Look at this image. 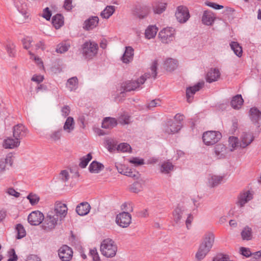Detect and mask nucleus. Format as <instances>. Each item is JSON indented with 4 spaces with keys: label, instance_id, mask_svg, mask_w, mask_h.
Segmentation results:
<instances>
[{
    "label": "nucleus",
    "instance_id": "22",
    "mask_svg": "<svg viewBox=\"0 0 261 261\" xmlns=\"http://www.w3.org/2000/svg\"><path fill=\"white\" fill-rule=\"evenodd\" d=\"M20 141L16 138L11 137L5 139L3 142V147L5 148L13 149L18 147L20 145Z\"/></svg>",
    "mask_w": 261,
    "mask_h": 261
},
{
    "label": "nucleus",
    "instance_id": "50",
    "mask_svg": "<svg viewBox=\"0 0 261 261\" xmlns=\"http://www.w3.org/2000/svg\"><path fill=\"white\" fill-rule=\"evenodd\" d=\"M116 148L117 150L123 152H130L132 149L130 146L128 144L125 143H120L118 145Z\"/></svg>",
    "mask_w": 261,
    "mask_h": 261
},
{
    "label": "nucleus",
    "instance_id": "58",
    "mask_svg": "<svg viewBox=\"0 0 261 261\" xmlns=\"http://www.w3.org/2000/svg\"><path fill=\"white\" fill-rule=\"evenodd\" d=\"M166 4L162 3L158 5L154 9V12L157 14H161L166 9Z\"/></svg>",
    "mask_w": 261,
    "mask_h": 261
},
{
    "label": "nucleus",
    "instance_id": "8",
    "mask_svg": "<svg viewBox=\"0 0 261 261\" xmlns=\"http://www.w3.org/2000/svg\"><path fill=\"white\" fill-rule=\"evenodd\" d=\"M175 16L178 22H186L190 17V14L188 8L183 6H178L175 13Z\"/></svg>",
    "mask_w": 261,
    "mask_h": 261
},
{
    "label": "nucleus",
    "instance_id": "52",
    "mask_svg": "<svg viewBox=\"0 0 261 261\" xmlns=\"http://www.w3.org/2000/svg\"><path fill=\"white\" fill-rule=\"evenodd\" d=\"M27 198L29 200L32 205L36 204L40 199L39 197L37 195L33 193H30L27 196Z\"/></svg>",
    "mask_w": 261,
    "mask_h": 261
},
{
    "label": "nucleus",
    "instance_id": "57",
    "mask_svg": "<svg viewBox=\"0 0 261 261\" xmlns=\"http://www.w3.org/2000/svg\"><path fill=\"white\" fill-rule=\"evenodd\" d=\"M90 254L92 257L93 261H99L100 257L99 256L97 249L95 248L90 250Z\"/></svg>",
    "mask_w": 261,
    "mask_h": 261
},
{
    "label": "nucleus",
    "instance_id": "54",
    "mask_svg": "<svg viewBox=\"0 0 261 261\" xmlns=\"http://www.w3.org/2000/svg\"><path fill=\"white\" fill-rule=\"evenodd\" d=\"M59 178L64 182L67 181L69 178L68 171L66 170H62L59 174Z\"/></svg>",
    "mask_w": 261,
    "mask_h": 261
},
{
    "label": "nucleus",
    "instance_id": "41",
    "mask_svg": "<svg viewBox=\"0 0 261 261\" xmlns=\"http://www.w3.org/2000/svg\"><path fill=\"white\" fill-rule=\"evenodd\" d=\"M158 29L154 25L149 26L145 30V35L146 38L151 39L154 38L157 33Z\"/></svg>",
    "mask_w": 261,
    "mask_h": 261
},
{
    "label": "nucleus",
    "instance_id": "13",
    "mask_svg": "<svg viewBox=\"0 0 261 261\" xmlns=\"http://www.w3.org/2000/svg\"><path fill=\"white\" fill-rule=\"evenodd\" d=\"M59 256L62 261H69L72 256V249L67 245H64L59 250Z\"/></svg>",
    "mask_w": 261,
    "mask_h": 261
},
{
    "label": "nucleus",
    "instance_id": "12",
    "mask_svg": "<svg viewBox=\"0 0 261 261\" xmlns=\"http://www.w3.org/2000/svg\"><path fill=\"white\" fill-rule=\"evenodd\" d=\"M204 82L203 81H201L198 82L195 85L187 88L186 96L187 101L189 103L192 102L193 95L196 93V92L198 91L200 89H201L204 86Z\"/></svg>",
    "mask_w": 261,
    "mask_h": 261
},
{
    "label": "nucleus",
    "instance_id": "46",
    "mask_svg": "<svg viewBox=\"0 0 261 261\" xmlns=\"http://www.w3.org/2000/svg\"><path fill=\"white\" fill-rule=\"evenodd\" d=\"M69 47V44L62 42L57 45L56 51L58 53L63 54L66 52Z\"/></svg>",
    "mask_w": 261,
    "mask_h": 261
},
{
    "label": "nucleus",
    "instance_id": "23",
    "mask_svg": "<svg viewBox=\"0 0 261 261\" xmlns=\"http://www.w3.org/2000/svg\"><path fill=\"white\" fill-rule=\"evenodd\" d=\"M220 76V72L218 69H211L206 74V80L208 83H212L218 80Z\"/></svg>",
    "mask_w": 261,
    "mask_h": 261
},
{
    "label": "nucleus",
    "instance_id": "60",
    "mask_svg": "<svg viewBox=\"0 0 261 261\" xmlns=\"http://www.w3.org/2000/svg\"><path fill=\"white\" fill-rule=\"evenodd\" d=\"M160 103L161 101L160 99L152 100L147 105V107L148 109H151L154 107L160 106Z\"/></svg>",
    "mask_w": 261,
    "mask_h": 261
},
{
    "label": "nucleus",
    "instance_id": "35",
    "mask_svg": "<svg viewBox=\"0 0 261 261\" xmlns=\"http://www.w3.org/2000/svg\"><path fill=\"white\" fill-rule=\"evenodd\" d=\"M174 166L172 163L168 161L163 162L160 166V171L163 174H168L173 169Z\"/></svg>",
    "mask_w": 261,
    "mask_h": 261
},
{
    "label": "nucleus",
    "instance_id": "48",
    "mask_svg": "<svg viewBox=\"0 0 261 261\" xmlns=\"http://www.w3.org/2000/svg\"><path fill=\"white\" fill-rule=\"evenodd\" d=\"M16 230L17 232V239H20L25 236V230L21 224H18L16 225Z\"/></svg>",
    "mask_w": 261,
    "mask_h": 261
},
{
    "label": "nucleus",
    "instance_id": "4",
    "mask_svg": "<svg viewBox=\"0 0 261 261\" xmlns=\"http://www.w3.org/2000/svg\"><path fill=\"white\" fill-rule=\"evenodd\" d=\"M144 83L145 79L143 78L138 79L136 81H127L122 83L118 90L120 94H123L125 92L135 90Z\"/></svg>",
    "mask_w": 261,
    "mask_h": 261
},
{
    "label": "nucleus",
    "instance_id": "30",
    "mask_svg": "<svg viewBox=\"0 0 261 261\" xmlns=\"http://www.w3.org/2000/svg\"><path fill=\"white\" fill-rule=\"evenodd\" d=\"M178 62L175 59H167L164 62V68L167 71H172L177 67Z\"/></svg>",
    "mask_w": 261,
    "mask_h": 261
},
{
    "label": "nucleus",
    "instance_id": "38",
    "mask_svg": "<svg viewBox=\"0 0 261 261\" xmlns=\"http://www.w3.org/2000/svg\"><path fill=\"white\" fill-rule=\"evenodd\" d=\"M223 178V177L222 176L212 175L208 178V184L212 188L216 187L221 183Z\"/></svg>",
    "mask_w": 261,
    "mask_h": 261
},
{
    "label": "nucleus",
    "instance_id": "1",
    "mask_svg": "<svg viewBox=\"0 0 261 261\" xmlns=\"http://www.w3.org/2000/svg\"><path fill=\"white\" fill-rule=\"evenodd\" d=\"M98 49L96 43L91 40L87 41L82 45L81 53L85 60H90L96 56Z\"/></svg>",
    "mask_w": 261,
    "mask_h": 261
},
{
    "label": "nucleus",
    "instance_id": "18",
    "mask_svg": "<svg viewBox=\"0 0 261 261\" xmlns=\"http://www.w3.org/2000/svg\"><path fill=\"white\" fill-rule=\"evenodd\" d=\"M149 12V9L146 6H136L134 10V14L140 19L145 17Z\"/></svg>",
    "mask_w": 261,
    "mask_h": 261
},
{
    "label": "nucleus",
    "instance_id": "7",
    "mask_svg": "<svg viewBox=\"0 0 261 261\" xmlns=\"http://www.w3.org/2000/svg\"><path fill=\"white\" fill-rule=\"evenodd\" d=\"M132 222V217L128 212H123L116 216V222L120 227L126 228Z\"/></svg>",
    "mask_w": 261,
    "mask_h": 261
},
{
    "label": "nucleus",
    "instance_id": "44",
    "mask_svg": "<svg viewBox=\"0 0 261 261\" xmlns=\"http://www.w3.org/2000/svg\"><path fill=\"white\" fill-rule=\"evenodd\" d=\"M210 251L209 250L203 248V246L200 245L199 249L196 254V258L198 260H201L205 256L206 254Z\"/></svg>",
    "mask_w": 261,
    "mask_h": 261
},
{
    "label": "nucleus",
    "instance_id": "64",
    "mask_svg": "<svg viewBox=\"0 0 261 261\" xmlns=\"http://www.w3.org/2000/svg\"><path fill=\"white\" fill-rule=\"evenodd\" d=\"M6 192L11 196H13L15 197H19L20 196V193L17 191H16L13 188H10L7 189Z\"/></svg>",
    "mask_w": 261,
    "mask_h": 261
},
{
    "label": "nucleus",
    "instance_id": "17",
    "mask_svg": "<svg viewBox=\"0 0 261 261\" xmlns=\"http://www.w3.org/2000/svg\"><path fill=\"white\" fill-rule=\"evenodd\" d=\"M214 152L216 156L218 159L225 158L229 152L228 148L222 144H218L214 148Z\"/></svg>",
    "mask_w": 261,
    "mask_h": 261
},
{
    "label": "nucleus",
    "instance_id": "47",
    "mask_svg": "<svg viewBox=\"0 0 261 261\" xmlns=\"http://www.w3.org/2000/svg\"><path fill=\"white\" fill-rule=\"evenodd\" d=\"M92 159V155L91 153H88L86 156L82 157L80 159V163L79 164V166L82 168H85L89 161Z\"/></svg>",
    "mask_w": 261,
    "mask_h": 261
},
{
    "label": "nucleus",
    "instance_id": "24",
    "mask_svg": "<svg viewBox=\"0 0 261 261\" xmlns=\"http://www.w3.org/2000/svg\"><path fill=\"white\" fill-rule=\"evenodd\" d=\"M185 211L184 207L182 205L178 204L173 212V217L174 221L176 224L180 223L182 216Z\"/></svg>",
    "mask_w": 261,
    "mask_h": 261
},
{
    "label": "nucleus",
    "instance_id": "33",
    "mask_svg": "<svg viewBox=\"0 0 261 261\" xmlns=\"http://www.w3.org/2000/svg\"><path fill=\"white\" fill-rule=\"evenodd\" d=\"M117 124V120L114 118H105L102 123V127L105 128H111Z\"/></svg>",
    "mask_w": 261,
    "mask_h": 261
},
{
    "label": "nucleus",
    "instance_id": "3",
    "mask_svg": "<svg viewBox=\"0 0 261 261\" xmlns=\"http://www.w3.org/2000/svg\"><path fill=\"white\" fill-rule=\"evenodd\" d=\"M117 251V247L112 239H107L101 242L100 251L103 256L112 257L116 255Z\"/></svg>",
    "mask_w": 261,
    "mask_h": 261
},
{
    "label": "nucleus",
    "instance_id": "32",
    "mask_svg": "<svg viewBox=\"0 0 261 261\" xmlns=\"http://www.w3.org/2000/svg\"><path fill=\"white\" fill-rule=\"evenodd\" d=\"M244 100L241 95L238 94L233 97L231 101V106L234 109H239L243 104Z\"/></svg>",
    "mask_w": 261,
    "mask_h": 261
},
{
    "label": "nucleus",
    "instance_id": "51",
    "mask_svg": "<svg viewBox=\"0 0 261 261\" xmlns=\"http://www.w3.org/2000/svg\"><path fill=\"white\" fill-rule=\"evenodd\" d=\"M142 189V187L141 184L138 181L135 182L130 186L129 188L130 191L136 193H138L141 191Z\"/></svg>",
    "mask_w": 261,
    "mask_h": 261
},
{
    "label": "nucleus",
    "instance_id": "61",
    "mask_svg": "<svg viewBox=\"0 0 261 261\" xmlns=\"http://www.w3.org/2000/svg\"><path fill=\"white\" fill-rule=\"evenodd\" d=\"M129 162L135 166H139L144 164V160L138 158H133L129 160Z\"/></svg>",
    "mask_w": 261,
    "mask_h": 261
},
{
    "label": "nucleus",
    "instance_id": "43",
    "mask_svg": "<svg viewBox=\"0 0 261 261\" xmlns=\"http://www.w3.org/2000/svg\"><path fill=\"white\" fill-rule=\"evenodd\" d=\"M230 46L231 49L238 57H240L242 56L243 53L242 48L237 42H231L230 43Z\"/></svg>",
    "mask_w": 261,
    "mask_h": 261
},
{
    "label": "nucleus",
    "instance_id": "19",
    "mask_svg": "<svg viewBox=\"0 0 261 261\" xmlns=\"http://www.w3.org/2000/svg\"><path fill=\"white\" fill-rule=\"evenodd\" d=\"M134 50L131 46L125 47V51L122 56L121 60L123 63L128 64L130 63L134 58Z\"/></svg>",
    "mask_w": 261,
    "mask_h": 261
},
{
    "label": "nucleus",
    "instance_id": "9",
    "mask_svg": "<svg viewBox=\"0 0 261 261\" xmlns=\"http://www.w3.org/2000/svg\"><path fill=\"white\" fill-rule=\"evenodd\" d=\"M43 219V213L38 211L32 212L28 218L29 223L32 225H38L42 223Z\"/></svg>",
    "mask_w": 261,
    "mask_h": 261
},
{
    "label": "nucleus",
    "instance_id": "26",
    "mask_svg": "<svg viewBox=\"0 0 261 261\" xmlns=\"http://www.w3.org/2000/svg\"><path fill=\"white\" fill-rule=\"evenodd\" d=\"M158 60H155L152 63V65L150 67V70L151 71V73H145L144 75L141 76L139 79H144L145 81L147 79L151 77H152L153 79L156 78V76L157 74L156 69L158 67Z\"/></svg>",
    "mask_w": 261,
    "mask_h": 261
},
{
    "label": "nucleus",
    "instance_id": "42",
    "mask_svg": "<svg viewBox=\"0 0 261 261\" xmlns=\"http://www.w3.org/2000/svg\"><path fill=\"white\" fill-rule=\"evenodd\" d=\"M228 145L231 148H228L230 152L233 151L238 147L240 146V142L238 138L236 137H230L228 139Z\"/></svg>",
    "mask_w": 261,
    "mask_h": 261
},
{
    "label": "nucleus",
    "instance_id": "11",
    "mask_svg": "<svg viewBox=\"0 0 261 261\" xmlns=\"http://www.w3.org/2000/svg\"><path fill=\"white\" fill-rule=\"evenodd\" d=\"M27 128L22 124H19L15 125L13 129V136L14 138L20 141L28 134Z\"/></svg>",
    "mask_w": 261,
    "mask_h": 261
},
{
    "label": "nucleus",
    "instance_id": "63",
    "mask_svg": "<svg viewBox=\"0 0 261 261\" xmlns=\"http://www.w3.org/2000/svg\"><path fill=\"white\" fill-rule=\"evenodd\" d=\"M9 253L10 254V257L8 261H16L17 260L18 257L14 249H11Z\"/></svg>",
    "mask_w": 261,
    "mask_h": 261
},
{
    "label": "nucleus",
    "instance_id": "29",
    "mask_svg": "<svg viewBox=\"0 0 261 261\" xmlns=\"http://www.w3.org/2000/svg\"><path fill=\"white\" fill-rule=\"evenodd\" d=\"M215 17L214 14L211 11H204L202 16V21L203 24L211 25L214 22Z\"/></svg>",
    "mask_w": 261,
    "mask_h": 261
},
{
    "label": "nucleus",
    "instance_id": "56",
    "mask_svg": "<svg viewBox=\"0 0 261 261\" xmlns=\"http://www.w3.org/2000/svg\"><path fill=\"white\" fill-rule=\"evenodd\" d=\"M213 261H233L229 259V256L222 254H217L213 258Z\"/></svg>",
    "mask_w": 261,
    "mask_h": 261
},
{
    "label": "nucleus",
    "instance_id": "6",
    "mask_svg": "<svg viewBox=\"0 0 261 261\" xmlns=\"http://www.w3.org/2000/svg\"><path fill=\"white\" fill-rule=\"evenodd\" d=\"M175 30L172 28H166L163 29L159 33V37L162 42L169 43L174 39Z\"/></svg>",
    "mask_w": 261,
    "mask_h": 261
},
{
    "label": "nucleus",
    "instance_id": "53",
    "mask_svg": "<svg viewBox=\"0 0 261 261\" xmlns=\"http://www.w3.org/2000/svg\"><path fill=\"white\" fill-rule=\"evenodd\" d=\"M62 129H59L57 130H55L50 135L51 139L54 141L59 140L62 135Z\"/></svg>",
    "mask_w": 261,
    "mask_h": 261
},
{
    "label": "nucleus",
    "instance_id": "28",
    "mask_svg": "<svg viewBox=\"0 0 261 261\" xmlns=\"http://www.w3.org/2000/svg\"><path fill=\"white\" fill-rule=\"evenodd\" d=\"M15 5L18 11L24 16V18H28V8L25 0H18L16 2Z\"/></svg>",
    "mask_w": 261,
    "mask_h": 261
},
{
    "label": "nucleus",
    "instance_id": "25",
    "mask_svg": "<svg viewBox=\"0 0 261 261\" xmlns=\"http://www.w3.org/2000/svg\"><path fill=\"white\" fill-rule=\"evenodd\" d=\"M91 206L87 202H83L79 204L76 207V212L80 216H85L90 211Z\"/></svg>",
    "mask_w": 261,
    "mask_h": 261
},
{
    "label": "nucleus",
    "instance_id": "49",
    "mask_svg": "<svg viewBox=\"0 0 261 261\" xmlns=\"http://www.w3.org/2000/svg\"><path fill=\"white\" fill-rule=\"evenodd\" d=\"M105 141L106 145L107 146V148L110 151H112L115 149L116 144L113 139L106 138L105 139Z\"/></svg>",
    "mask_w": 261,
    "mask_h": 261
},
{
    "label": "nucleus",
    "instance_id": "2",
    "mask_svg": "<svg viewBox=\"0 0 261 261\" xmlns=\"http://www.w3.org/2000/svg\"><path fill=\"white\" fill-rule=\"evenodd\" d=\"M61 221L57 214L54 212H48L45 217L44 216L41 227L46 231H50L55 228L56 226Z\"/></svg>",
    "mask_w": 261,
    "mask_h": 261
},
{
    "label": "nucleus",
    "instance_id": "45",
    "mask_svg": "<svg viewBox=\"0 0 261 261\" xmlns=\"http://www.w3.org/2000/svg\"><path fill=\"white\" fill-rule=\"evenodd\" d=\"M241 236L243 240H250L252 238V229L248 226L245 227L241 232Z\"/></svg>",
    "mask_w": 261,
    "mask_h": 261
},
{
    "label": "nucleus",
    "instance_id": "62",
    "mask_svg": "<svg viewBox=\"0 0 261 261\" xmlns=\"http://www.w3.org/2000/svg\"><path fill=\"white\" fill-rule=\"evenodd\" d=\"M121 208L123 211L132 212L133 205L132 203L125 202L121 205Z\"/></svg>",
    "mask_w": 261,
    "mask_h": 261
},
{
    "label": "nucleus",
    "instance_id": "34",
    "mask_svg": "<svg viewBox=\"0 0 261 261\" xmlns=\"http://www.w3.org/2000/svg\"><path fill=\"white\" fill-rule=\"evenodd\" d=\"M104 168V166L97 162L93 161L89 167V170L91 173H98Z\"/></svg>",
    "mask_w": 261,
    "mask_h": 261
},
{
    "label": "nucleus",
    "instance_id": "5",
    "mask_svg": "<svg viewBox=\"0 0 261 261\" xmlns=\"http://www.w3.org/2000/svg\"><path fill=\"white\" fill-rule=\"evenodd\" d=\"M221 134L218 131H207L203 133L202 139L206 145H212L217 143L221 138Z\"/></svg>",
    "mask_w": 261,
    "mask_h": 261
},
{
    "label": "nucleus",
    "instance_id": "14",
    "mask_svg": "<svg viewBox=\"0 0 261 261\" xmlns=\"http://www.w3.org/2000/svg\"><path fill=\"white\" fill-rule=\"evenodd\" d=\"M240 147L244 148L251 144L254 140V136L251 133L243 132L240 137Z\"/></svg>",
    "mask_w": 261,
    "mask_h": 261
},
{
    "label": "nucleus",
    "instance_id": "36",
    "mask_svg": "<svg viewBox=\"0 0 261 261\" xmlns=\"http://www.w3.org/2000/svg\"><path fill=\"white\" fill-rule=\"evenodd\" d=\"M12 163L11 155H8L5 158L0 159V172L4 171L8 165L11 166Z\"/></svg>",
    "mask_w": 261,
    "mask_h": 261
},
{
    "label": "nucleus",
    "instance_id": "37",
    "mask_svg": "<svg viewBox=\"0 0 261 261\" xmlns=\"http://www.w3.org/2000/svg\"><path fill=\"white\" fill-rule=\"evenodd\" d=\"M115 11V7L114 6H107L101 12V16L106 19H108L112 16Z\"/></svg>",
    "mask_w": 261,
    "mask_h": 261
},
{
    "label": "nucleus",
    "instance_id": "20",
    "mask_svg": "<svg viewBox=\"0 0 261 261\" xmlns=\"http://www.w3.org/2000/svg\"><path fill=\"white\" fill-rule=\"evenodd\" d=\"M214 234L212 232H208L205 235L203 241L200 245L210 250L214 243Z\"/></svg>",
    "mask_w": 261,
    "mask_h": 261
},
{
    "label": "nucleus",
    "instance_id": "59",
    "mask_svg": "<svg viewBox=\"0 0 261 261\" xmlns=\"http://www.w3.org/2000/svg\"><path fill=\"white\" fill-rule=\"evenodd\" d=\"M123 175L129 177H135L137 176L138 173L136 171H133L131 169H128V168L125 167Z\"/></svg>",
    "mask_w": 261,
    "mask_h": 261
},
{
    "label": "nucleus",
    "instance_id": "27",
    "mask_svg": "<svg viewBox=\"0 0 261 261\" xmlns=\"http://www.w3.org/2000/svg\"><path fill=\"white\" fill-rule=\"evenodd\" d=\"M250 119L254 123H257L261 119V112L256 107L251 108L249 111Z\"/></svg>",
    "mask_w": 261,
    "mask_h": 261
},
{
    "label": "nucleus",
    "instance_id": "39",
    "mask_svg": "<svg viewBox=\"0 0 261 261\" xmlns=\"http://www.w3.org/2000/svg\"><path fill=\"white\" fill-rule=\"evenodd\" d=\"M66 87L70 91L76 90L78 87V79L77 77L74 76L67 80Z\"/></svg>",
    "mask_w": 261,
    "mask_h": 261
},
{
    "label": "nucleus",
    "instance_id": "10",
    "mask_svg": "<svg viewBox=\"0 0 261 261\" xmlns=\"http://www.w3.org/2000/svg\"><path fill=\"white\" fill-rule=\"evenodd\" d=\"M67 210V207L65 204L60 202H57L55 203L54 210L50 212H54L59 217L60 221H62L66 216Z\"/></svg>",
    "mask_w": 261,
    "mask_h": 261
},
{
    "label": "nucleus",
    "instance_id": "40",
    "mask_svg": "<svg viewBox=\"0 0 261 261\" xmlns=\"http://www.w3.org/2000/svg\"><path fill=\"white\" fill-rule=\"evenodd\" d=\"M52 23L56 29L59 28L63 23V17L61 14H57L52 18Z\"/></svg>",
    "mask_w": 261,
    "mask_h": 261
},
{
    "label": "nucleus",
    "instance_id": "16",
    "mask_svg": "<svg viewBox=\"0 0 261 261\" xmlns=\"http://www.w3.org/2000/svg\"><path fill=\"white\" fill-rule=\"evenodd\" d=\"M181 127V126L179 122L175 123L172 120H169L167 122L165 132L168 134H173L177 133Z\"/></svg>",
    "mask_w": 261,
    "mask_h": 261
},
{
    "label": "nucleus",
    "instance_id": "31",
    "mask_svg": "<svg viewBox=\"0 0 261 261\" xmlns=\"http://www.w3.org/2000/svg\"><path fill=\"white\" fill-rule=\"evenodd\" d=\"M75 122L72 117H68L66 119L63 126V129L67 133H71L74 129Z\"/></svg>",
    "mask_w": 261,
    "mask_h": 261
},
{
    "label": "nucleus",
    "instance_id": "15",
    "mask_svg": "<svg viewBox=\"0 0 261 261\" xmlns=\"http://www.w3.org/2000/svg\"><path fill=\"white\" fill-rule=\"evenodd\" d=\"M99 21L97 16H91L86 19L83 24V29L86 31H90L96 28Z\"/></svg>",
    "mask_w": 261,
    "mask_h": 261
},
{
    "label": "nucleus",
    "instance_id": "21",
    "mask_svg": "<svg viewBox=\"0 0 261 261\" xmlns=\"http://www.w3.org/2000/svg\"><path fill=\"white\" fill-rule=\"evenodd\" d=\"M252 194L249 191L243 192L240 193L237 204L240 207H242L246 203L252 199Z\"/></svg>",
    "mask_w": 261,
    "mask_h": 261
},
{
    "label": "nucleus",
    "instance_id": "55",
    "mask_svg": "<svg viewBox=\"0 0 261 261\" xmlns=\"http://www.w3.org/2000/svg\"><path fill=\"white\" fill-rule=\"evenodd\" d=\"M6 49L10 57H14L15 55L14 45L13 43L8 42L6 45Z\"/></svg>",
    "mask_w": 261,
    "mask_h": 261
}]
</instances>
